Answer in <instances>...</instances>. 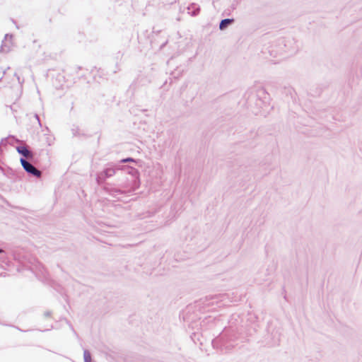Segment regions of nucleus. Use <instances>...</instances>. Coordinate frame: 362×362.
<instances>
[{
  "instance_id": "nucleus-1",
  "label": "nucleus",
  "mask_w": 362,
  "mask_h": 362,
  "mask_svg": "<svg viewBox=\"0 0 362 362\" xmlns=\"http://www.w3.org/2000/svg\"><path fill=\"white\" fill-rule=\"evenodd\" d=\"M21 163L24 170L28 173H30L37 177H40L41 176V172L36 169L33 165L26 161L25 159L21 158Z\"/></svg>"
},
{
  "instance_id": "nucleus-2",
  "label": "nucleus",
  "mask_w": 362,
  "mask_h": 362,
  "mask_svg": "<svg viewBox=\"0 0 362 362\" xmlns=\"http://www.w3.org/2000/svg\"><path fill=\"white\" fill-rule=\"evenodd\" d=\"M17 151L28 160L33 158V153L26 146H21L16 148Z\"/></svg>"
},
{
  "instance_id": "nucleus-3",
  "label": "nucleus",
  "mask_w": 362,
  "mask_h": 362,
  "mask_svg": "<svg viewBox=\"0 0 362 362\" xmlns=\"http://www.w3.org/2000/svg\"><path fill=\"white\" fill-rule=\"evenodd\" d=\"M233 21L232 19H224L221 21L220 23V29L223 30L224 29L228 24H230Z\"/></svg>"
},
{
  "instance_id": "nucleus-4",
  "label": "nucleus",
  "mask_w": 362,
  "mask_h": 362,
  "mask_svg": "<svg viewBox=\"0 0 362 362\" xmlns=\"http://www.w3.org/2000/svg\"><path fill=\"white\" fill-rule=\"evenodd\" d=\"M83 357L85 362H91V356L89 351H84Z\"/></svg>"
},
{
  "instance_id": "nucleus-5",
  "label": "nucleus",
  "mask_w": 362,
  "mask_h": 362,
  "mask_svg": "<svg viewBox=\"0 0 362 362\" xmlns=\"http://www.w3.org/2000/svg\"><path fill=\"white\" fill-rule=\"evenodd\" d=\"M133 160L132 158H127V159H124L122 160V162L125 163V162H129V161H132Z\"/></svg>"
},
{
  "instance_id": "nucleus-6",
  "label": "nucleus",
  "mask_w": 362,
  "mask_h": 362,
  "mask_svg": "<svg viewBox=\"0 0 362 362\" xmlns=\"http://www.w3.org/2000/svg\"><path fill=\"white\" fill-rule=\"evenodd\" d=\"M1 252V250H0V252Z\"/></svg>"
}]
</instances>
